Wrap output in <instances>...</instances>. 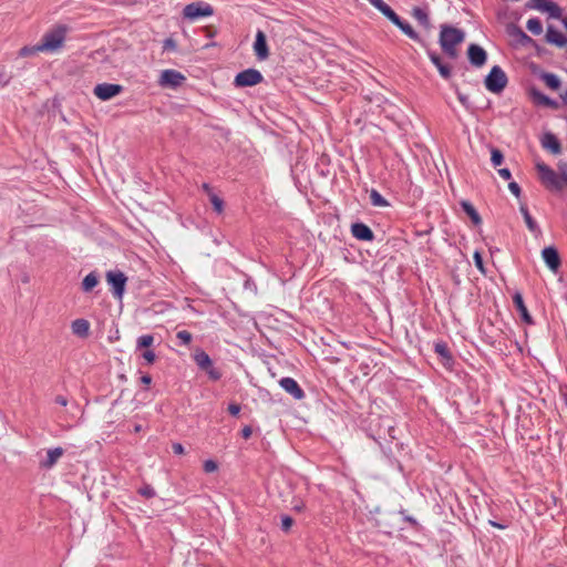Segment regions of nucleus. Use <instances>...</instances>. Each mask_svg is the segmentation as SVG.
I'll return each mask as SVG.
<instances>
[{
	"mask_svg": "<svg viewBox=\"0 0 567 567\" xmlns=\"http://www.w3.org/2000/svg\"><path fill=\"white\" fill-rule=\"evenodd\" d=\"M464 39V32L457 28L443 25L441 29L440 44L442 50L452 59L457 56V45L461 44Z\"/></svg>",
	"mask_w": 567,
	"mask_h": 567,
	"instance_id": "obj_1",
	"label": "nucleus"
},
{
	"mask_svg": "<svg viewBox=\"0 0 567 567\" xmlns=\"http://www.w3.org/2000/svg\"><path fill=\"white\" fill-rule=\"evenodd\" d=\"M66 27L59 25L47 32L38 43V49L43 52H54L63 45L66 34Z\"/></svg>",
	"mask_w": 567,
	"mask_h": 567,
	"instance_id": "obj_2",
	"label": "nucleus"
},
{
	"mask_svg": "<svg viewBox=\"0 0 567 567\" xmlns=\"http://www.w3.org/2000/svg\"><path fill=\"white\" fill-rule=\"evenodd\" d=\"M535 167L540 183L547 189L560 190L563 188L561 178L553 168H550L542 161H537Z\"/></svg>",
	"mask_w": 567,
	"mask_h": 567,
	"instance_id": "obj_3",
	"label": "nucleus"
},
{
	"mask_svg": "<svg viewBox=\"0 0 567 567\" xmlns=\"http://www.w3.org/2000/svg\"><path fill=\"white\" fill-rule=\"evenodd\" d=\"M508 79L503 69L495 65L491 69L489 73L485 78V87L495 94L501 93L507 85Z\"/></svg>",
	"mask_w": 567,
	"mask_h": 567,
	"instance_id": "obj_4",
	"label": "nucleus"
},
{
	"mask_svg": "<svg viewBox=\"0 0 567 567\" xmlns=\"http://www.w3.org/2000/svg\"><path fill=\"white\" fill-rule=\"evenodd\" d=\"M214 14L213 7L204 1L192 2L183 9V18L189 21L199 18L212 17Z\"/></svg>",
	"mask_w": 567,
	"mask_h": 567,
	"instance_id": "obj_5",
	"label": "nucleus"
},
{
	"mask_svg": "<svg viewBox=\"0 0 567 567\" xmlns=\"http://www.w3.org/2000/svg\"><path fill=\"white\" fill-rule=\"evenodd\" d=\"M194 361L196 362L199 369L207 372L210 380L217 381L221 378V372L213 367L212 359L205 351L197 350L194 353Z\"/></svg>",
	"mask_w": 567,
	"mask_h": 567,
	"instance_id": "obj_6",
	"label": "nucleus"
},
{
	"mask_svg": "<svg viewBox=\"0 0 567 567\" xmlns=\"http://www.w3.org/2000/svg\"><path fill=\"white\" fill-rule=\"evenodd\" d=\"M126 281V276L120 270H111L106 272V282L112 287V293L117 299H122Z\"/></svg>",
	"mask_w": 567,
	"mask_h": 567,
	"instance_id": "obj_7",
	"label": "nucleus"
},
{
	"mask_svg": "<svg viewBox=\"0 0 567 567\" xmlns=\"http://www.w3.org/2000/svg\"><path fill=\"white\" fill-rule=\"evenodd\" d=\"M186 76L179 71L167 69L162 71L158 84L162 87L177 89L184 84Z\"/></svg>",
	"mask_w": 567,
	"mask_h": 567,
	"instance_id": "obj_8",
	"label": "nucleus"
},
{
	"mask_svg": "<svg viewBox=\"0 0 567 567\" xmlns=\"http://www.w3.org/2000/svg\"><path fill=\"white\" fill-rule=\"evenodd\" d=\"M262 80L264 76L258 70L248 69L236 75L234 84L237 87L254 86L261 83Z\"/></svg>",
	"mask_w": 567,
	"mask_h": 567,
	"instance_id": "obj_9",
	"label": "nucleus"
},
{
	"mask_svg": "<svg viewBox=\"0 0 567 567\" xmlns=\"http://www.w3.org/2000/svg\"><path fill=\"white\" fill-rule=\"evenodd\" d=\"M121 84L100 83L95 85L93 93L101 101H109L123 92Z\"/></svg>",
	"mask_w": 567,
	"mask_h": 567,
	"instance_id": "obj_10",
	"label": "nucleus"
},
{
	"mask_svg": "<svg viewBox=\"0 0 567 567\" xmlns=\"http://www.w3.org/2000/svg\"><path fill=\"white\" fill-rule=\"evenodd\" d=\"M280 386L289 393L293 399L301 400L305 398V392L298 384V382L289 377L282 378L279 381Z\"/></svg>",
	"mask_w": 567,
	"mask_h": 567,
	"instance_id": "obj_11",
	"label": "nucleus"
},
{
	"mask_svg": "<svg viewBox=\"0 0 567 567\" xmlns=\"http://www.w3.org/2000/svg\"><path fill=\"white\" fill-rule=\"evenodd\" d=\"M467 55L470 62L476 68L483 66L487 59L485 50L477 44H471L468 47Z\"/></svg>",
	"mask_w": 567,
	"mask_h": 567,
	"instance_id": "obj_12",
	"label": "nucleus"
},
{
	"mask_svg": "<svg viewBox=\"0 0 567 567\" xmlns=\"http://www.w3.org/2000/svg\"><path fill=\"white\" fill-rule=\"evenodd\" d=\"M254 51L259 60H266L269 56V50L267 45L266 35L261 30L256 33V40L254 43Z\"/></svg>",
	"mask_w": 567,
	"mask_h": 567,
	"instance_id": "obj_13",
	"label": "nucleus"
},
{
	"mask_svg": "<svg viewBox=\"0 0 567 567\" xmlns=\"http://www.w3.org/2000/svg\"><path fill=\"white\" fill-rule=\"evenodd\" d=\"M542 257L551 271L556 272L558 270L560 266V258L556 248H544L542 251Z\"/></svg>",
	"mask_w": 567,
	"mask_h": 567,
	"instance_id": "obj_14",
	"label": "nucleus"
},
{
	"mask_svg": "<svg viewBox=\"0 0 567 567\" xmlns=\"http://www.w3.org/2000/svg\"><path fill=\"white\" fill-rule=\"evenodd\" d=\"M351 234L354 238H357L359 240L372 241L374 239L373 231L370 229L369 226H367L363 223L352 224Z\"/></svg>",
	"mask_w": 567,
	"mask_h": 567,
	"instance_id": "obj_15",
	"label": "nucleus"
},
{
	"mask_svg": "<svg viewBox=\"0 0 567 567\" xmlns=\"http://www.w3.org/2000/svg\"><path fill=\"white\" fill-rule=\"evenodd\" d=\"M546 41L548 43L555 44L559 48H564L567 45V37L563 32H560L559 30L554 28L553 25H549L547 28Z\"/></svg>",
	"mask_w": 567,
	"mask_h": 567,
	"instance_id": "obj_16",
	"label": "nucleus"
},
{
	"mask_svg": "<svg viewBox=\"0 0 567 567\" xmlns=\"http://www.w3.org/2000/svg\"><path fill=\"white\" fill-rule=\"evenodd\" d=\"M64 451L62 447L51 449L47 452V457L41 461L40 465L44 468L53 467L60 457L63 455Z\"/></svg>",
	"mask_w": 567,
	"mask_h": 567,
	"instance_id": "obj_17",
	"label": "nucleus"
},
{
	"mask_svg": "<svg viewBox=\"0 0 567 567\" xmlns=\"http://www.w3.org/2000/svg\"><path fill=\"white\" fill-rule=\"evenodd\" d=\"M513 302L519 312L522 320L528 324L533 322L532 317L524 303L523 296L519 292H516L513 297Z\"/></svg>",
	"mask_w": 567,
	"mask_h": 567,
	"instance_id": "obj_18",
	"label": "nucleus"
},
{
	"mask_svg": "<svg viewBox=\"0 0 567 567\" xmlns=\"http://www.w3.org/2000/svg\"><path fill=\"white\" fill-rule=\"evenodd\" d=\"M71 330L73 334L86 338L90 332V322L86 319H75L71 324Z\"/></svg>",
	"mask_w": 567,
	"mask_h": 567,
	"instance_id": "obj_19",
	"label": "nucleus"
},
{
	"mask_svg": "<svg viewBox=\"0 0 567 567\" xmlns=\"http://www.w3.org/2000/svg\"><path fill=\"white\" fill-rule=\"evenodd\" d=\"M542 145L544 148L550 151L553 154H558L561 151V146L559 141L554 134H546L542 141Z\"/></svg>",
	"mask_w": 567,
	"mask_h": 567,
	"instance_id": "obj_20",
	"label": "nucleus"
},
{
	"mask_svg": "<svg viewBox=\"0 0 567 567\" xmlns=\"http://www.w3.org/2000/svg\"><path fill=\"white\" fill-rule=\"evenodd\" d=\"M461 206H462L463 210L466 213V215L471 218V220L475 225H480L482 223V218H481L480 214L477 213L475 207L470 202L463 200L461 203Z\"/></svg>",
	"mask_w": 567,
	"mask_h": 567,
	"instance_id": "obj_21",
	"label": "nucleus"
},
{
	"mask_svg": "<svg viewBox=\"0 0 567 567\" xmlns=\"http://www.w3.org/2000/svg\"><path fill=\"white\" fill-rule=\"evenodd\" d=\"M430 60L432 61V63L437 68L440 74L444 78V79H449L450 75H451V70L447 65L443 64L440 56L434 54V53H431L430 54Z\"/></svg>",
	"mask_w": 567,
	"mask_h": 567,
	"instance_id": "obj_22",
	"label": "nucleus"
},
{
	"mask_svg": "<svg viewBox=\"0 0 567 567\" xmlns=\"http://www.w3.org/2000/svg\"><path fill=\"white\" fill-rule=\"evenodd\" d=\"M434 350L444 360V364H449L452 361V357L445 342H436L434 344Z\"/></svg>",
	"mask_w": 567,
	"mask_h": 567,
	"instance_id": "obj_23",
	"label": "nucleus"
},
{
	"mask_svg": "<svg viewBox=\"0 0 567 567\" xmlns=\"http://www.w3.org/2000/svg\"><path fill=\"white\" fill-rule=\"evenodd\" d=\"M542 80L544 81V83L551 90L556 91L559 89L560 86V80L558 79L557 75L553 74V73H543L542 74Z\"/></svg>",
	"mask_w": 567,
	"mask_h": 567,
	"instance_id": "obj_24",
	"label": "nucleus"
},
{
	"mask_svg": "<svg viewBox=\"0 0 567 567\" xmlns=\"http://www.w3.org/2000/svg\"><path fill=\"white\" fill-rule=\"evenodd\" d=\"M382 14H384L392 23L399 24L400 17L385 3L383 2L377 8Z\"/></svg>",
	"mask_w": 567,
	"mask_h": 567,
	"instance_id": "obj_25",
	"label": "nucleus"
},
{
	"mask_svg": "<svg viewBox=\"0 0 567 567\" xmlns=\"http://www.w3.org/2000/svg\"><path fill=\"white\" fill-rule=\"evenodd\" d=\"M99 284V278L94 272L86 275L82 281V288L84 291H91Z\"/></svg>",
	"mask_w": 567,
	"mask_h": 567,
	"instance_id": "obj_26",
	"label": "nucleus"
},
{
	"mask_svg": "<svg viewBox=\"0 0 567 567\" xmlns=\"http://www.w3.org/2000/svg\"><path fill=\"white\" fill-rule=\"evenodd\" d=\"M370 202L375 207H386L389 206L388 200L377 190L372 189L370 192Z\"/></svg>",
	"mask_w": 567,
	"mask_h": 567,
	"instance_id": "obj_27",
	"label": "nucleus"
},
{
	"mask_svg": "<svg viewBox=\"0 0 567 567\" xmlns=\"http://www.w3.org/2000/svg\"><path fill=\"white\" fill-rule=\"evenodd\" d=\"M526 28L534 35H539L543 32V24L537 18L528 19L526 22Z\"/></svg>",
	"mask_w": 567,
	"mask_h": 567,
	"instance_id": "obj_28",
	"label": "nucleus"
},
{
	"mask_svg": "<svg viewBox=\"0 0 567 567\" xmlns=\"http://www.w3.org/2000/svg\"><path fill=\"white\" fill-rule=\"evenodd\" d=\"M544 12H548L551 18L559 19L561 17V9L551 1L544 4Z\"/></svg>",
	"mask_w": 567,
	"mask_h": 567,
	"instance_id": "obj_29",
	"label": "nucleus"
},
{
	"mask_svg": "<svg viewBox=\"0 0 567 567\" xmlns=\"http://www.w3.org/2000/svg\"><path fill=\"white\" fill-rule=\"evenodd\" d=\"M520 213H522V215L524 217V220H525L528 229L530 231L537 230V225H536L535 220L532 218V216H530V214L528 212V208L525 205L520 206Z\"/></svg>",
	"mask_w": 567,
	"mask_h": 567,
	"instance_id": "obj_30",
	"label": "nucleus"
},
{
	"mask_svg": "<svg viewBox=\"0 0 567 567\" xmlns=\"http://www.w3.org/2000/svg\"><path fill=\"white\" fill-rule=\"evenodd\" d=\"M412 16L414 17V19H416L421 24L427 27L429 25V17H427V13L419 8V7H415L413 8L412 10Z\"/></svg>",
	"mask_w": 567,
	"mask_h": 567,
	"instance_id": "obj_31",
	"label": "nucleus"
},
{
	"mask_svg": "<svg viewBox=\"0 0 567 567\" xmlns=\"http://www.w3.org/2000/svg\"><path fill=\"white\" fill-rule=\"evenodd\" d=\"M398 28H400V30L406 34L409 38L413 39V40H417V34L416 32L413 30V28L406 23V22H403L401 19L399 20V24H395Z\"/></svg>",
	"mask_w": 567,
	"mask_h": 567,
	"instance_id": "obj_32",
	"label": "nucleus"
},
{
	"mask_svg": "<svg viewBox=\"0 0 567 567\" xmlns=\"http://www.w3.org/2000/svg\"><path fill=\"white\" fill-rule=\"evenodd\" d=\"M209 200L214 207V209L221 214L224 210V200L219 198L215 193H209Z\"/></svg>",
	"mask_w": 567,
	"mask_h": 567,
	"instance_id": "obj_33",
	"label": "nucleus"
},
{
	"mask_svg": "<svg viewBox=\"0 0 567 567\" xmlns=\"http://www.w3.org/2000/svg\"><path fill=\"white\" fill-rule=\"evenodd\" d=\"M534 97L540 103V104H544L546 106H549V107H553V109H556L557 107V103L551 100L550 97L542 94V93H538V92H535L534 93Z\"/></svg>",
	"mask_w": 567,
	"mask_h": 567,
	"instance_id": "obj_34",
	"label": "nucleus"
},
{
	"mask_svg": "<svg viewBox=\"0 0 567 567\" xmlns=\"http://www.w3.org/2000/svg\"><path fill=\"white\" fill-rule=\"evenodd\" d=\"M154 343V337L152 334H143L137 339V348H150Z\"/></svg>",
	"mask_w": 567,
	"mask_h": 567,
	"instance_id": "obj_35",
	"label": "nucleus"
},
{
	"mask_svg": "<svg viewBox=\"0 0 567 567\" xmlns=\"http://www.w3.org/2000/svg\"><path fill=\"white\" fill-rule=\"evenodd\" d=\"M503 161H504V156H503L502 152L497 148H493L492 154H491V162H492L493 166L497 167V166L502 165Z\"/></svg>",
	"mask_w": 567,
	"mask_h": 567,
	"instance_id": "obj_36",
	"label": "nucleus"
},
{
	"mask_svg": "<svg viewBox=\"0 0 567 567\" xmlns=\"http://www.w3.org/2000/svg\"><path fill=\"white\" fill-rule=\"evenodd\" d=\"M38 52H42L41 49H38V44L33 45V47H23L20 49L19 51V55L24 58V56H29V55H32V54H35Z\"/></svg>",
	"mask_w": 567,
	"mask_h": 567,
	"instance_id": "obj_37",
	"label": "nucleus"
},
{
	"mask_svg": "<svg viewBox=\"0 0 567 567\" xmlns=\"http://www.w3.org/2000/svg\"><path fill=\"white\" fill-rule=\"evenodd\" d=\"M177 339H179L185 346H188L192 342V333L187 330H181L176 334Z\"/></svg>",
	"mask_w": 567,
	"mask_h": 567,
	"instance_id": "obj_38",
	"label": "nucleus"
},
{
	"mask_svg": "<svg viewBox=\"0 0 567 567\" xmlns=\"http://www.w3.org/2000/svg\"><path fill=\"white\" fill-rule=\"evenodd\" d=\"M473 259H474V264L476 266V268L482 272V274H485V267H484V262H483V257L481 255L480 251H475L474 255H473Z\"/></svg>",
	"mask_w": 567,
	"mask_h": 567,
	"instance_id": "obj_39",
	"label": "nucleus"
},
{
	"mask_svg": "<svg viewBox=\"0 0 567 567\" xmlns=\"http://www.w3.org/2000/svg\"><path fill=\"white\" fill-rule=\"evenodd\" d=\"M138 493H140L142 496L146 497V498H152V497H154V496H155V491H154V488H153L152 486H150V485H145V486L141 487V488L138 489Z\"/></svg>",
	"mask_w": 567,
	"mask_h": 567,
	"instance_id": "obj_40",
	"label": "nucleus"
},
{
	"mask_svg": "<svg viewBox=\"0 0 567 567\" xmlns=\"http://www.w3.org/2000/svg\"><path fill=\"white\" fill-rule=\"evenodd\" d=\"M203 468L206 473H213V472L217 471L218 465L215 461L207 460L204 462Z\"/></svg>",
	"mask_w": 567,
	"mask_h": 567,
	"instance_id": "obj_41",
	"label": "nucleus"
},
{
	"mask_svg": "<svg viewBox=\"0 0 567 567\" xmlns=\"http://www.w3.org/2000/svg\"><path fill=\"white\" fill-rule=\"evenodd\" d=\"M547 2L548 1H546V0H530L529 3L527 4V7L530 9H536V10L543 11L544 4H546Z\"/></svg>",
	"mask_w": 567,
	"mask_h": 567,
	"instance_id": "obj_42",
	"label": "nucleus"
},
{
	"mask_svg": "<svg viewBox=\"0 0 567 567\" xmlns=\"http://www.w3.org/2000/svg\"><path fill=\"white\" fill-rule=\"evenodd\" d=\"M293 525V519L290 516H284L281 519V528L284 532H288Z\"/></svg>",
	"mask_w": 567,
	"mask_h": 567,
	"instance_id": "obj_43",
	"label": "nucleus"
},
{
	"mask_svg": "<svg viewBox=\"0 0 567 567\" xmlns=\"http://www.w3.org/2000/svg\"><path fill=\"white\" fill-rule=\"evenodd\" d=\"M176 48V42L172 38H168L164 41L163 49L165 51H175Z\"/></svg>",
	"mask_w": 567,
	"mask_h": 567,
	"instance_id": "obj_44",
	"label": "nucleus"
},
{
	"mask_svg": "<svg viewBox=\"0 0 567 567\" xmlns=\"http://www.w3.org/2000/svg\"><path fill=\"white\" fill-rule=\"evenodd\" d=\"M508 188H509L511 193L513 195H515L516 197H518L520 195V187H519V185L517 183L511 182L508 184Z\"/></svg>",
	"mask_w": 567,
	"mask_h": 567,
	"instance_id": "obj_45",
	"label": "nucleus"
},
{
	"mask_svg": "<svg viewBox=\"0 0 567 567\" xmlns=\"http://www.w3.org/2000/svg\"><path fill=\"white\" fill-rule=\"evenodd\" d=\"M143 358L147 361V363L152 364L154 363L156 357H155V353L154 351L152 350H146L144 353H143Z\"/></svg>",
	"mask_w": 567,
	"mask_h": 567,
	"instance_id": "obj_46",
	"label": "nucleus"
},
{
	"mask_svg": "<svg viewBox=\"0 0 567 567\" xmlns=\"http://www.w3.org/2000/svg\"><path fill=\"white\" fill-rule=\"evenodd\" d=\"M228 412H229L231 415H234V416L238 415V414H239V412H240V405H239V404H236V403H231V404H229V405H228Z\"/></svg>",
	"mask_w": 567,
	"mask_h": 567,
	"instance_id": "obj_47",
	"label": "nucleus"
},
{
	"mask_svg": "<svg viewBox=\"0 0 567 567\" xmlns=\"http://www.w3.org/2000/svg\"><path fill=\"white\" fill-rule=\"evenodd\" d=\"M498 175L505 179V181H508L512 176L511 172L508 168H499L498 169Z\"/></svg>",
	"mask_w": 567,
	"mask_h": 567,
	"instance_id": "obj_48",
	"label": "nucleus"
},
{
	"mask_svg": "<svg viewBox=\"0 0 567 567\" xmlns=\"http://www.w3.org/2000/svg\"><path fill=\"white\" fill-rule=\"evenodd\" d=\"M172 449H173V452L178 455H182L185 452V450L181 443H174Z\"/></svg>",
	"mask_w": 567,
	"mask_h": 567,
	"instance_id": "obj_49",
	"label": "nucleus"
},
{
	"mask_svg": "<svg viewBox=\"0 0 567 567\" xmlns=\"http://www.w3.org/2000/svg\"><path fill=\"white\" fill-rule=\"evenodd\" d=\"M252 434V430L250 426H244V429L241 430V435L245 440L249 439Z\"/></svg>",
	"mask_w": 567,
	"mask_h": 567,
	"instance_id": "obj_50",
	"label": "nucleus"
},
{
	"mask_svg": "<svg viewBox=\"0 0 567 567\" xmlns=\"http://www.w3.org/2000/svg\"><path fill=\"white\" fill-rule=\"evenodd\" d=\"M559 171H560V175H561L560 178L567 183V164H560Z\"/></svg>",
	"mask_w": 567,
	"mask_h": 567,
	"instance_id": "obj_51",
	"label": "nucleus"
},
{
	"mask_svg": "<svg viewBox=\"0 0 567 567\" xmlns=\"http://www.w3.org/2000/svg\"><path fill=\"white\" fill-rule=\"evenodd\" d=\"M54 401H55V403H58L61 406L68 405V399L63 395H58Z\"/></svg>",
	"mask_w": 567,
	"mask_h": 567,
	"instance_id": "obj_52",
	"label": "nucleus"
},
{
	"mask_svg": "<svg viewBox=\"0 0 567 567\" xmlns=\"http://www.w3.org/2000/svg\"><path fill=\"white\" fill-rule=\"evenodd\" d=\"M141 382H142L143 384H145V385L151 384V382H152V378H151V375H148V374H144V375H142V378H141Z\"/></svg>",
	"mask_w": 567,
	"mask_h": 567,
	"instance_id": "obj_53",
	"label": "nucleus"
},
{
	"mask_svg": "<svg viewBox=\"0 0 567 567\" xmlns=\"http://www.w3.org/2000/svg\"><path fill=\"white\" fill-rule=\"evenodd\" d=\"M293 509L297 511V512H302L305 509L303 502L300 501V502L293 504Z\"/></svg>",
	"mask_w": 567,
	"mask_h": 567,
	"instance_id": "obj_54",
	"label": "nucleus"
},
{
	"mask_svg": "<svg viewBox=\"0 0 567 567\" xmlns=\"http://www.w3.org/2000/svg\"><path fill=\"white\" fill-rule=\"evenodd\" d=\"M374 8L380 7L384 1L383 0H368Z\"/></svg>",
	"mask_w": 567,
	"mask_h": 567,
	"instance_id": "obj_55",
	"label": "nucleus"
},
{
	"mask_svg": "<svg viewBox=\"0 0 567 567\" xmlns=\"http://www.w3.org/2000/svg\"><path fill=\"white\" fill-rule=\"evenodd\" d=\"M560 99L563 100V102L567 105V87L565 89V91L560 94Z\"/></svg>",
	"mask_w": 567,
	"mask_h": 567,
	"instance_id": "obj_56",
	"label": "nucleus"
},
{
	"mask_svg": "<svg viewBox=\"0 0 567 567\" xmlns=\"http://www.w3.org/2000/svg\"><path fill=\"white\" fill-rule=\"evenodd\" d=\"M488 523H489L492 526L496 527V528H499V529H504V528H505V526H504V525H501V524H498V523H496V522L489 520Z\"/></svg>",
	"mask_w": 567,
	"mask_h": 567,
	"instance_id": "obj_57",
	"label": "nucleus"
},
{
	"mask_svg": "<svg viewBox=\"0 0 567 567\" xmlns=\"http://www.w3.org/2000/svg\"><path fill=\"white\" fill-rule=\"evenodd\" d=\"M203 189L209 195V193H213L212 192V188L208 184H203Z\"/></svg>",
	"mask_w": 567,
	"mask_h": 567,
	"instance_id": "obj_58",
	"label": "nucleus"
},
{
	"mask_svg": "<svg viewBox=\"0 0 567 567\" xmlns=\"http://www.w3.org/2000/svg\"><path fill=\"white\" fill-rule=\"evenodd\" d=\"M140 431H142V426H141V425H135V427H134V432H136V433H137V432H140Z\"/></svg>",
	"mask_w": 567,
	"mask_h": 567,
	"instance_id": "obj_59",
	"label": "nucleus"
},
{
	"mask_svg": "<svg viewBox=\"0 0 567 567\" xmlns=\"http://www.w3.org/2000/svg\"><path fill=\"white\" fill-rule=\"evenodd\" d=\"M458 99H460V101H461L462 103H464V101H465V99H464V97L460 96Z\"/></svg>",
	"mask_w": 567,
	"mask_h": 567,
	"instance_id": "obj_60",
	"label": "nucleus"
}]
</instances>
